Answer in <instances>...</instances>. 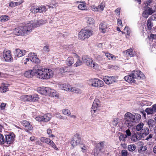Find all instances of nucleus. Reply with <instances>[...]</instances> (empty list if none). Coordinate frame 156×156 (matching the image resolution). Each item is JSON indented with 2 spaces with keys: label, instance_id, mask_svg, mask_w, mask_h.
<instances>
[{
  "label": "nucleus",
  "instance_id": "obj_1",
  "mask_svg": "<svg viewBox=\"0 0 156 156\" xmlns=\"http://www.w3.org/2000/svg\"><path fill=\"white\" fill-rule=\"evenodd\" d=\"M35 73V76L40 79L48 80L52 77L54 75L53 71L50 69H45L40 66H35L34 70Z\"/></svg>",
  "mask_w": 156,
  "mask_h": 156
},
{
  "label": "nucleus",
  "instance_id": "obj_2",
  "mask_svg": "<svg viewBox=\"0 0 156 156\" xmlns=\"http://www.w3.org/2000/svg\"><path fill=\"white\" fill-rule=\"evenodd\" d=\"M30 24L27 23L23 27H19L16 28L13 30V33L17 36L29 34L32 31L31 28L30 27Z\"/></svg>",
  "mask_w": 156,
  "mask_h": 156
},
{
  "label": "nucleus",
  "instance_id": "obj_3",
  "mask_svg": "<svg viewBox=\"0 0 156 156\" xmlns=\"http://www.w3.org/2000/svg\"><path fill=\"white\" fill-rule=\"evenodd\" d=\"M93 34V31L91 29L84 28L82 29L79 32L78 38L81 40H83L88 38Z\"/></svg>",
  "mask_w": 156,
  "mask_h": 156
},
{
  "label": "nucleus",
  "instance_id": "obj_4",
  "mask_svg": "<svg viewBox=\"0 0 156 156\" xmlns=\"http://www.w3.org/2000/svg\"><path fill=\"white\" fill-rule=\"evenodd\" d=\"M82 59L83 62L89 66L97 69L98 68V65L94 62L92 59L89 56L84 55L82 56Z\"/></svg>",
  "mask_w": 156,
  "mask_h": 156
},
{
  "label": "nucleus",
  "instance_id": "obj_5",
  "mask_svg": "<svg viewBox=\"0 0 156 156\" xmlns=\"http://www.w3.org/2000/svg\"><path fill=\"white\" fill-rule=\"evenodd\" d=\"M133 115L129 112L126 113L124 115L125 124L128 126H133L135 123Z\"/></svg>",
  "mask_w": 156,
  "mask_h": 156
},
{
  "label": "nucleus",
  "instance_id": "obj_6",
  "mask_svg": "<svg viewBox=\"0 0 156 156\" xmlns=\"http://www.w3.org/2000/svg\"><path fill=\"white\" fill-rule=\"evenodd\" d=\"M101 104L99 100L98 99H95L92 107L91 113L94 115H95L99 112V108L100 107Z\"/></svg>",
  "mask_w": 156,
  "mask_h": 156
},
{
  "label": "nucleus",
  "instance_id": "obj_7",
  "mask_svg": "<svg viewBox=\"0 0 156 156\" xmlns=\"http://www.w3.org/2000/svg\"><path fill=\"white\" fill-rule=\"evenodd\" d=\"M46 23V20H36L34 22L31 21L28 23L30 24V26L31 28V30H32L34 28L39 27L42 25L45 24Z\"/></svg>",
  "mask_w": 156,
  "mask_h": 156
},
{
  "label": "nucleus",
  "instance_id": "obj_8",
  "mask_svg": "<svg viewBox=\"0 0 156 156\" xmlns=\"http://www.w3.org/2000/svg\"><path fill=\"white\" fill-rule=\"evenodd\" d=\"M90 85L95 87H101L104 85V83L102 81L98 79H91L90 80Z\"/></svg>",
  "mask_w": 156,
  "mask_h": 156
},
{
  "label": "nucleus",
  "instance_id": "obj_9",
  "mask_svg": "<svg viewBox=\"0 0 156 156\" xmlns=\"http://www.w3.org/2000/svg\"><path fill=\"white\" fill-rule=\"evenodd\" d=\"M40 141L43 143H45L49 144L55 150H58V148L56 146L55 144L53 141L50 139L44 137H42L40 138Z\"/></svg>",
  "mask_w": 156,
  "mask_h": 156
},
{
  "label": "nucleus",
  "instance_id": "obj_10",
  "mask_svg": "<svg viewBox=\"0 0 156 156\" xmlns=\"http://www.w3.org/2000/svg\"><path fill=\"white\" fill-rule=\"evenodd\" d=\"M47 10L44 6H36L32 7L30 9V11L33 13L45 12Z\"/></svg>",
  "mask_w": 156,
  "mask_h": 156
},
{
  "label": "nucleus",
  "instance_id": "obj_11",
  "mask_svg": "<svg viewBox=\"0 0 156 156\" xmlns=\"http://www.w3.org/2000/svg\"><path fill=\"white\" fill-rule=\"evenodd\" d=\"M51 116L50 114H47L41 116L36 117V121L38 122H46L49 121L51 119Z\"/></svg>",
  "mask_w": 156,
  "mask_h": 156
},
{
  "label": "nucleus",
  "instance_id": "obj_12",
  "mask_svg": "<svg viewBox=\"0 0 156 156\" xmlns=\"http://www.w3.org/2000/svg\"><path fill=\"white\" fill-rule=\"evenodd\" d=\"M81 141V138L78 134L75 135L70 142V144L73 147H74L79 144Z\"/></svg>",
  "mask_w": 156,
  "mask_h": 156
},
{
  "label": "nucleus",
  "instance_id": "obj_13",
  "mask_svg": "<svg viewBox=\"0 0 156 156\" xmlns=\"http://www.w3.org/2000/svg\"><path fill=\"white\" fill-rule=\"evenodd\" d=\"M103 80L105 83L107 84H110L115 82L116 79L114 76H105L103 77Z\"/></svg>",
  "mask_w": 156,
  "mask_h": 156
},
{
  "label": "nucleus",
  "instance_id": "obj_14",
  "mask_svg": "<svg viewBox=\"0 0 156 156\" xmlns=\"http://www.w3.org/2000/svg\"><path fill=\"white\" fill-rule=\"evenodd\" d=\"M10 51H4L3 52V57L5 60L8 62H11L12 61L13 58L12 55Z\"/></svg>",
  "mask_w": 156,
  "mask_h": 156
},
{
  "label": "nucleus",
  "instance_id": "obj_15",
  "mask_svg": "<svg viewBox=\"0 0 156 156\" xmlns=\"http://www.w3.org/2000/svg\"><path fill=\"white\" fill-rule=\"evenodd\" d=\"M135 79L140 80L144 79L145 76L144 74L140 71L136 70L132 73Z\"/></svg>",
  "mask_w": 156,
  "mask_h": 156
},
{
  "label": "nucleus",
  "instance_id": "obj_16",
  "mask_svg": "<svg viewBox=\"0 0 156 156\" xmlns=\"http://www.w3.org/2000/svg\"><path fill=\"white\" fill-rule=\"evenodd\" d=\"M23 125L25 127V129L27 132L33 129V127L29 122L27 120H23L21 122Z\"/></svg>",
  "mask_w": 156,
  "mask_h": 156
},
{
  "label": "nucleus",
  "instance_id": "obj_17",
  "mask_svg": "<svg viewBox=\"0 0 156 156\" xmlns=\"http://www.w3.org/2000/svg\"><path fill=\"white\" fill-rule=\"evenodd\" d=\"M37 90L41 94L48 95V94L51 91V88L49 87H40L38 88Z\"/></svg>",
  "mask_w": 156,
  "mask_h": 156
},
{
  "label": "nucleus",
  "instance_id": "obj_18",
  "mask_svg": "<svg viewBox=\"0 0 156 156\" xmlns=\"http://www.w3.org/2000/svg\"><path fill=\"white\" fill-rule=\"evenodd\" d=\"M15 137V135L12 133H10L6 134L5 135L6 143L8 144H11L14 140Z\"/></svg>",
  "mask_w": 156,
  "mask_h": 156
},
{
  "label": "nucleus",
  "instance_id": "obj_19",
  "mask_svg": "<svg viewBox=\"0 0 156 156\" xmlns=\"http://www.w3.org/2000/svg\"><path fill=\"white\" fill-rule=\"evenodd\" d=\"M154 11L150 7H147L143 13V16L147 18L148 17L149 15L152 14L154 12Z\"/></svg>",
  "mask_w": 156,
  "mask_h": 156
},
{
  "label": "nucleus",
  "instance_id": "obj_20",
  "mask_svg": "<svg viewBox=\"0 0 156 156\" xmlns=\"http://www.w3.org/2000/svg\"><path fill=\"white\" fill-rule=\"evenodd\" d=\"M142 137V134L140 133H134L132 135L131 139V140L134 142H136L140 140Z\"/></svg>",
  "mask_w": 156,
  "mask_h": 156
},
{
  "label": "nucleus",
  "instance_id": "obj_21",
  "mask_svg": "<svg viewBox=\"0 0 156 156\" xmlns=\"http://www.w3.org/2000/svg\"><path fill=\"white\" fill-rule=\"evenodd\" d=\"M124 79L126 81L129 83H132L135 82V78L132 73L129 75L125 76Z\"/></svg>",
  "mask_w": 156,
  "mask_h": 156
},
{
  "label": "nucleus",
  "instance_id": "obj_22",
  "mask_svg": "<svg viewBox=\"0 0 156 156\" xmlns=\"http://www.w3.org/2000/svg\"><path fill=\"white\" fill-rule=\"evenodd\" d=\"M15 55L18 57H20L25 55L26 51L25 50H21L19 49L16 50Z\"/></svg>",
  "mask_w": 156,
  "mask_h": 156
},
{
  "label": "nucleus",
  "instance_id": "obj_23",
  "mask_svg": "<svg viewBox=\"0 0 156 156\" xmlns=\"http://www.w3.org/2000/svg\"><path fill=\"white\" fill-rule=\"evenodd\" d=\"M59 87L62 90L66 91H70V88L71 86L66 84H61L58 85Z\"/></svg>",
  "mask_w": 156,
  "mask_h": 156
},
{
  "label": "nucleus",
  "instance_id": "obj_24",
  "mask_svg": "<svg viewBox=\"0 0 156 156\" xmlns=\"http://www.w3.org/2000/svg\"><path fill=\"white\" fill-rule=\"evenodd\" d=\"M34 69H35V66L32 70L26 72L24 74V76L27 78H30L34 75L35 76V73L34 72Z\"/></svg>",
  "mask_w": 156,
  "mask_h": 156
},
{
  "label": "nucleus",
  "instance_id": "obj_25",
  "mask_svg": "<svg viewBox=\"0 0 156 156\" xmlns=\"http://www.w3.org/2000/svg\"><path fill=\"white\" fill-rule=\"evenodd\" d=\"M74 63V60L72 57H69L66 60V63L69 66H71Z\"/></svg>",
  "mask_w": 156,
  "mask_h": 156
},
{
  "label": "nucleus",
  "instance_id": "obj_26",
  "mask_svg": "<svg viewBox=\"0 0 156 156\" xmlns=\"http://www.w3.org/2000/svg\"><path fill=\"white\" fill-rule=\"evenodd\" d=\"M141 133L142 134V137H144V136H146L149 134V129L146 127H144V128L140 131Z\"/></svg>",
  "mask_w": 156,
  "mask_h": 156
},
{
  "label": "nucleus",
  "instance_id": "obj_27",
  "mask_svg": "<svg viewBox=\"0 0 156 156\" xmlns=\"http://www.w3.org/2000/svg\"><path fill=\"white\" fill-rule=\"evenodd\" d=\"M124 52L126 53V55L130 57H133L136 55L135 52L133 51L132 49H128L126 51H124Z\"/></svg>",
  "mask_w": 156,
  "mask_h": 156
},
{
  "label": "nucleus",
  "instance_id": "obj_28",
  "mask_svg": "<svg viewBox=\"0 0 156 156\" xmlns=\"http://www.w3.org/2000/svg\"><path fill=\"white\" fill-rule=\"evenodd\" d=\"M108 28L107 25L105 23H101L99 25V28L101 31L103 33H105L106 29Z\"/></svg>",
  "mask_w": 156,
  "mask_h": 156
},
{
  "label": "nucleus",
  "instance_id": "obj_29",
  "mask_svg": "<svg viewBox=\"0 0 156 156\" xmlns=\"http://www.w3.org/2000/svg\"><path fill=\"white\" fill-rule=\"evenodd\" d=\"M30 101H37L39 99V98L38 95L36 94H34L33 95H30Z\"/></svg>",
  "mask_w": 156,
  "mask_h": 156
},
{
  "label": "nucleus",
  "instance_id": "obj_30",
  "mask_svg": "<svg viewBox=\"0 0 156 156\" xmlns=\"http://www.w3.org/2000/svg\"><path fill=\"white\" fill-rule=\"evenodd\" d=\"M105 55L109 60L112 61L115 60L116 58L118 57H115L114 55L109 53H105Z\"/></svg>",
  "mask_w": 156,
  "mask_h": 156
},
{
  "label": "nucleus",
  "instance_id": "obj_31",
  "mask_svg": "<svg viewBox=\"0 0 156 156\" xmlns=\"http://www.w3.org/2000/svg\"><path fill=\"white\" fill-rule=\"evenodd\" d=\"M30 95H23L20 97V98L21 100L24 101H30Z\"/></svg>",
  "mask_w": 156,
  "mask_h": 156
},
{
  "label": "nucleus",
  "instance_id": "obj_32",
  "mask_svg": "<svg viewBox=\"0 0 156 156\" xmlns=\"http://www.w3.org/2000/svg\"><path fill=\"white\" fill-rule=\"evenodd\" d=\"M50 92L48 94V96L52 97H55L58 98V95L55 91L54 90H52L51 89Z\"/></svg>",
  "mask_w": 156,
  "mask_h": 156
},
{
  "label": "nucleus",
  "instance_id": "obj_33",
  "mask_svg": "<svg viewBox=\"0 0 156 156\" xmlns=\"http://www.w3.org/2000/svg\"><path fill=\"white\" fill-rule=\"evenodd\" d=\"M30 60L33 62L38 63L40 62V60L37 57V55L32 57L30 58Z\"/></svg>",
  "mask_w": 156,
  "mask_h": 156
},
{
  "label": "nucleus",
  "instance_id": "obj_34",
  "mask_svg": "<svg viewBox=\"0 0 156 156\" xmlns=\"http://www.w3.org/2000/svg\"><path fill=\"white\" fill-rule=\"evenodd\" d=\"M144 124L143 122H140L136 126V129L138 131H141L144 128Z\"/></svg>",
  "mask_w": 156,
  "mask_h": 156
},
{
  "label": "nucleus",
  "instance_id": "obj_35",
  "mask_svg": "<svg viewBox=\"0 0 156 156\" xmlns=\"http://www.w3.org/2000/svg\"><path fill=\"white\" fill-rule=\"evenodd\" d=\"M86 19L87 20V23L88 24H92L94 23V20L91 17H87Z\"/></svg>",
  "mask_w": 156,
  "mask_h": 156
},
{
  "label": "nucleus",
  "instance_id": "obj_36",
  "mask_svg": "<svg viewBox=\"0 0 156 156\" xmlns=\"http://www.w3.org/2000/svg\"><path fill=\"white\" fill-rule=\"evenodd\" d=\"M9 17L6 15L2 16L0 17V21L2 22H5L8 20Z\"/></svg>",
  "mask_w": 156,
  "mask_h": 156
},
{
  "label": "nucleus",
  "instance_id": "obj_37",
  "mask_svg": "<svg viewBox=\"0 0 156 156\" xmlns=\"http://www.w3.org/2000/svg\"><path fill=\"white\" fill-rule=\"evenodd\" d=\"M133 115V118L134 119L135 123L140 120L141 118V115L137 113H135Z\"/></svg>",
  "mask_w": 156,
  "mask_h": 156
},
{
  "label": "nucleus",
  "instance_id": "obj_38",
  "mask_svg": "<svg viewBox=\"0 0 156 156\" xmlns=\"http://www.w3.org/2000/svg\"><path fill=\"white\" fill-rule=\"evenodd\" d=\"M78 8L81 10H85L86 9V4L84 2H81L78 6Z\"/></svg>",
  "mask_w": 156,
  "mask_h": 156
},
{
  "label": "nucleus",
  "instance_id": "obj_39",
  "mask_svg": "<svg viewBox=\"0 0 156 156\" xmlns=\"http://www.w3.org/2000/svg\"><path fill=\"white\" fill-rule=\"evenodd\" d=\"M155 122L152 119H150L148 122V124L149 127L151 128H153L155 124Z\"/></svg>",
  "mask_w": 156,
  "mask_h": 156
},
{
  "label": "nucleus",
  "instance_id": "obj_40",
  "mask_svg": "<svg viewBox=\"0 0 156 156\" xmlns=\"http://www.w3.org/2000/svg\"><path fill=\"white\" fill-rule=\"evenodd\" d=\"M140 104L142 106H149L152 105V103L148 101H144L141 102Z\"/></svg>",
  "mask_w": 156,
  "mask_h": 156
},
{
  "label": "nucleus",
  "instance_id": "obj_41",
  "mask_svg": "<svg viewBox=\"0 0 156 156\" xmlns=\"http://www.w3.org/2000/svg\"><path fill=\"white\" fill-rule=\"evenodd\" d=\"M104 143L105 142L104 141H102L97 144V147L99 149V151L102 149L104 147Z\"/></svg>",
  "mask_w": 156,
  "mask_h": 156
},
{
  "label": "nucleus",
  "instance_id": "obj_42",
  "mask_svg": "<svg viewBox=\"0 0 156 156\" xmlns=\"http://www.w3.org/2000/svg\"><path fill=\"white\" fill-rule=\"evenodd\" d=\"M136 148V145L134 144H130L128 146V149L131 151H133Z\"/></svg>",
  "mask_w": 156,
  "mask_h": 156
},
{
  "label": "nucleus",
  "instance_id": "obj_43",
  "mask_svg": "<svg viewBox=\"0 0 156 156\" xmlns=\"http://www.w3.org/2000/svg\"><path fill=\"white\" fill-rule=\"evenodd\" d=\"M147 25L148 29L149 30H151L153 24L150 19H148L147 22Z\"/></svg>",
  "mask_w": 156,
  "mask_h": 156
},
{
  "label": "nucleus",
  "instance_id": "obj_44",
  "mask_svg": "<svg viewBox=\"0 0 156 156\" xmlns=\"http://www.w3.org/2000/svg\"><path fill=\"white\" fill-rule=\"evenodd\" d=\"M8 90L7 87L4 85H2L0 87V92L2 93H5Z\"/></svg>",
  "mask_w": 156,
  "mask_h": 156
},
{
  "label": "nucleus",
  "instance_id": "obj_45",
  "mask_svg": "<svg viewBox=\"0 0 156 156\" xmlns=\"http://www.w3.org/2000/svg\"><path fill=\"white\" fill-rule=\"evenodd\" d=\"M145 112L147 113V115L154 114L151 107L146 108L145 110Z\"/></svg>",
  "mask_w": 156,
  "mask_h": 156
},
{
  "label": "nucleus",
  "instance_id": "obj_46",
  "mask_svg": "<svg viewBox=\"0 0 156 156\" xmlns=\"http://www.w3.org/2000/svg\"><path fill=\"white\" fill-rule=\"evenodd\" d=\"M82 62L80 58H78L76 62L73 65V66L75 67H76L82 65Z\"/></svg>",
  "mask_w": 156,
  "mask_h": 156
},
{
  "label": "nucleus",
  "instance_id": "obj_47",
  "mask_svg": "<svg viewBox=\"0 0 156 156\" xmlns=\"http://www.w3.org/2000/svg\"><path fill=\"white\" fill-rule=\"evenodd\" d=\"M62 113L63 114L69 116L71 113L69 110L68 109H65L62 110Z\"/></svg>",
  "mask_w": 156,
  "mask_h": 156
},
{
  "label": "nucleus",
  "instance_id": "obj_48",
  "mask_svg": "<svg viewBox=\"0 0 156 156\" xmlns=\"http://www.w3.org/2000/svg\"><path fill=\"white\" fill-rule=\"evenodd\" d=\"M127 138L126 136L124 135L122 133H121L119 136V139L121 141H124L125 140L126 138Z\"/></svg>",
  "mask_w": 156,
  "mask_h": 156
},
{
  "label": "nucleus",
  "instance_id": "obj_49",
  "mask_svg": "<svg viewBox=\"0 0 156 156\" xmlns=\"http://www.w3.org/2000/svg\"><path fill=\"white\" fill-rule=\"evenodd\" d=\"M47 134L49 135V137H55V136L51 134L52 131L51 129H48L47 130Z\"/></svg>",
  "mask_w": 156,
  "mask_h": 156
},
{
  "label": "nucleus",
  "instance_id": "obj_50",
  "mask_svg": "<svg viewBox=\"0 0 156 156\" xmlns=\"http://www.w3.org/2000/svg\"><path fill=\"white\" fill-rule=\"evenodd\" d=\"M119 122V119H115L112 121V124L113 126H116Z\"/></svg>",
  "mask_w": 156,
  "mask_h": 156
},
{
  "label": "nucleus",
  "instance_id": "obj_51",
  "mask_svg": "<svg viewBox=\"0 0 156 156\" xmlns=\"http://www.w3.org/2000/svg\"><path fill=\"white\" fill-rule=\"evenodd\" d=\"M67 68V67L66 66L62 67L59 69V71L61 74H62L67 71L66 69Z\"/></svg>",
  "mask_w": 156,
  "mask_h": 156
},
{
  "label": "nucleus",
  "instance_id": "obj_52",
  "mask_svg": "<svg viewBox=\"0 0 156 156\" xmlns=\"http://www.w3.org/2000/svg\"><path fill=\"white\" fill-rule=\"evenodd\" d=\"M80 147L82 150V151L83 152H85L86 151L87 147L85 145L83 144H81Z\"/></svg>",
  "mask_w": 156,
  "mask_h": 156
},
{
  "label": "nucleus",
  "instance_id": "obj_53",
  "mask_svg": "<svg viewBox=\"0 0 156 156\" xmlns=\"http://www.w3.org/2000/svg\"><path fill=\"white\" fill-rule=\"evenodd\" d=\"M95 58L100 62L102 61L103 60V58L100 55H96L95 56Z\"/></svg>",
  "mask_w": 156,
  "mask_h": 156
},
{
  "label": "nucleus",
  "instance_id": "obj_54",
  "mask_svg": "<svg viewBox=\"0 0 156 156\" xmlns=\"http://www.w3.org/2000/svg\"><path fill=\"white\" fill-rule=\"evenodd\" d=\"M105 6L104 4L101 3L98 6L99 8V10L103 11L105 8Z\"/></svg>",
  "mask_w": 156,
  "mask_h": 156
},
{
  "label": "nucleus",
  "instance_id": "obj_55",
  "mask_svg": "<svg viewBox=\"0 0 156 156\" xmlns=\"http://www.w3.org/2000/svg\"><path fill=\"white\" fill-rule=\"evenodd\" d=\"M4 143V137L3 135L0 134V144H3Z\"/></svg>",
  "mask_w": 156,
  "mask_h": 156
},
{
  "label": "nucleus",
  "instance_id": "obj_56",
  "mask_svg": "<svg viewBox=\"0 0 156 156\" xmlns=\"http://www.w3.org/2000/svg\"><path fill=\"white\" fill-rule=\"evenodd\" d=\"M91 9L94 11H99V8H98V7L95 6L94 5H92L91 7Z\"/></svg>",
  "mask_w": 156,
  "mask_h": 156
},
{
  "label": "nucleus",
  "instance_id": "obj_57",
  "mask_svg": "<svg viewBox=\"0 0 156 156\" xmlns=\"http://www.w3.org/2000/svg\"><path fill=\"white\" fill-rule=\"evenodd\" d=\"M17 2H11L9 3V6L13 7L17 6Z\"/></svg>",
  "mask_w": 156,
  "mask_h": 156
},
{
  "label": "nucleus",
  "instance_id": "obj_58",
  "mask_svg": "<svg viewBox=\"0 0 156 156\" xmlns=\"http://www.w3.org/2000/svg\"><path fill=\"white\" fill-rule=\"evenodd\" d=\"M125 132L126 135H125L127 137L128 136H130L131 135V133L129 129H127Z\"/></svg>",
  "mask_w": 156,
  "mask_h": 156
},
{
  "label": "nucleus",
  "instance_id": "obj_59",
  "mask_svg": "<svg viewBox=\"0 0 156 156\" xmlns=\"http://www.w3.org/2000/svg\"><path fill=\"white\" fill-rule=\"evenodd\" d=\"M43 50L45 51H50L49 46L48 45H46L44 46L43 47Z\"/></svg>",
  "mask_w": 156,
  "mask_h": 156
},
{
  "label": "nucleus",
  "instance_id": "obj_60",
  "mask_svg": "<svg viewBox=\"0 0 156 156\" xmlns=\"http://www.w3.org/2000/svg\"><path fill=\"white\" fill-rule=\"evenodd\" d=\"M153 136V134H151V133H150V134H149V135L148 136H147L145 140H150L151 139H152V138Z\"/></svg>",
  "mask_w": 156,
  "mask_h": 156
},
{
  "label": "nucleus",
  "instance_id": "obj_61",
  "mask_svg": "<svg viewBox=\"0 0 156 156\" xmlns=\"http://www.w3.org/2000/svg\"><path fill=\"white\" fill-rule=\"evenodd\" d=\"M152 0H147L145 2V4L146 6H148L152 2Z\"/></svg>",
  "mask_w": 156,
  "mask_h": 156
},
{
  "label": "nucleus",
  "instance_id": "obj_62",
  "mask_svg": "<svg viewBox=\"0 0 156 156\" xmlns=\"http://www.w3.org/2000/svg\"><path fill=\"white\" fill-rule=\"evenodd\" d=\"M6 104L3 103H2L0 105V108L2 110H4L6 106Z\"/></svg>",
  "mask_w": 156,
  "mask_h": 156
},
{
  "label": "nucleus",
  "instance_id": "obj_63",
  "mask_svg": "<svg viewBox=\"0 0 156 156\" xmlns=\"http://www.w3.org/2000/svg\"><path fill=\"white\" fill-rule=\"evenodd\" d=\"M151 107L153 110V111L154 113V114L156 112V104H154Z\"/></svg>",
  "mask_w": 156,
  "mask_h": 156
},
{
  "label": "nucleus",
  "instance_id": "obj_64",
  "mask_svg": "<svg viewBox=\"0 0 156 156\" xmlns=\"http://www.w3.org/2000/svg\"><path fill=\"white\" fill-rule=\"evenodd\" d=\"M56 116L57 118L59 119H63V117L59 113H56Z\"/></svg>",
  "mask_w": 156,
  "mask_h": 156
}]
</instances>
